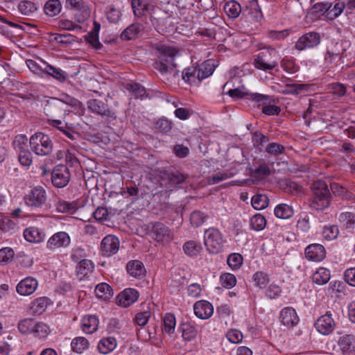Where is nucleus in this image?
Listing matches in <instances>:
<instances>
[{"instance_id": "nucleus-1", "label": "nucleus", "mask_w": 355, "mask_h": 355, "mask_svg": "<svg viewBox=\"0 0 355 355\" xmlns=\"http://www.w3.org/2000/svg\"><path fill=\"white\" fill-rule=\"evenodd\" d=\"M157 60L153 64L154 68L162 76L173 75L175 77L178 71L175 69L174 59L179 53L178 50L171 46L161 45L157 48Z\"/></svg>"}, {"instance_id": "nucleus-2", "label": "nucleus", "mask_w": 355, "mask_h": 355, "mask_svg": "<svg viewBox=\"0 0 355 355\" xmlns=\"http://www.w3.org/2000/svg\"><path fill=\"white\" fill-rule=\"evenodd\" d=\"M311 191L312 196L309 200V207L312 209L322 211L330 206L331 193L324 181H315L312 184Z\"/></svg>"}, {"instance_id": "nucleus-3", "label": "nucleus", "mask_w": 355, "mask_h": 355, "mask_svg": "<svg viewBox=\"0 0 355 355\" xmlns=\"http://www.w3.org/2000/svg\"><path fill=\"white\" fill-rule=\"evenodd\" d=\"M278 60V52L274 48L267 47L256 55L253 64L258 69L268 71L277 66Z\"/></svg>"}, {"instance_id": "nucleus-4", "label": "nucleus", "mask_w": 355, "mask_h": 355, "mask_svg": "<svg viewBox=\"0 0 355 355\" xmlns=\"http://www.w3.org/2000/svg\"><path fill=\"white\" fill-rule=\"evenodd\" d=\"M29 145L32 151L40 156L48 155L53 150V143L50 137L40 132L31 137Z\"/></svg>"}, {"instance_id": "nucleus-5", "label": "nucleus", "mask_w": 355, "mask_h": 355, "mask_svg": "<svg viewBox=\"0 0 355 355\" xmlns=\"http://www.w3.org/2000/svg\"><path fill=\"white\" fill-rule=\"evenodd\" d=\"M46 192L42 187L33 188L24 197L26 205L33 210L46 207Z\"/></svg>"}, {"instance_id": "nucleus-6", "label": "nucleus", "mask_w": 355, "mask_h": 355, "mask_svg": "<svg viewBox=\"0 0 355 355\" xmlns=\"http://www.w3.org/2000/svg\"><path fill=\"white\" fill-rule=\"evenodd\" d=\"M204 244L209 252L217 254L223 247V239L220 231L216 228H209L204 234Z\"/></svg>"}, {"instance_id": "nucleus-7", "label": "nucleus", "mask_w": 355, "mask_h": 355, "mask_svg": "<svg viewBox=\"0 0 355 355\" xmlns=\"http://www.w3.org/2000/svg\"><path fill=\"white\" fill-rule=\"evenodd\" d=\"M65 7L76 11L75 17L79 23L85 21L90 17V9L83 0H66Z\"/></svg>"}, {"instance_id": "nucleus-8", "label": "nucleus", "mask_w": 355, "mask_h": 355, "mask_svg": "<svg viewBox=\"0 0 355 355\" xmlns=\"http://www.w3.org/2000/svg\"><path fill=\"white\" fill-rule=\"evenodd\" d=\"M71 243L69 234L65 232H58L53 234L46 242V248L51 251L60 250L67 248Z\"/></svg>"}, {"instance_id": "nucleus-9", "label": "nucleus", "mask_w": 355, "mask_h": 355, "mask_svg": "<svg viewBox=\"0 0 355 355\" xmlns=\"http://www.w3.org/2000/svg\"><path fill=\"white\" fill-rule=\"evenodd\" d=\"M321 41L320 35L316 32H309L302 35L295 44V49L304 51L313 49L319 45Z\"/></svg>"}, {"instance_id": "nucleus-10", "label": "nucleus", "mask_w": 355, "mask_h": 355, "mask_svg": "<svg viewBox=\"0 0 355 355\" xmlns=\"http://www.w3.org/2000/svg\"><path fill=\"white\" fill-rule=\"evenodd\" d=\"M87 108L92 113L100 115L107 120H112L116 118L114 113L110 110L108 105L100 100H89Z\"/></svg>"}, {"instance_id": "nucleus-11", "label": "nucleus", "mask_w": 355, "mask_h": 355, "mask_svg": "<svg viewBox=\"0 0 355 355\" xmlns=\"http://www.w3.org/2000/svg\"><path fill=\"white\" fill-rule=\"evenodd\" d=\"M70 180V173L68 168L64 165L56 166L51 173L52 184L58 188L67 186Z\"/></svg>"}, {"instance_id": "nucleus-12", "label": "nucleus", "mask_w": 355, "mask_h": 355, "mask_svg": "<svg viewBox=\"0 0 355 355\" xmlns=\"http://www.w3.org/2000/svg\"><path fill=\"white\" fill-rule=\"evenodd\" d=\"M315 327L318 331L323 335L331 334L336 327V322L332 318L331 312L328 311L320 316L315 322Z\"/></svg>"}, {"instance_id": "nucleus-13", "label": "nucleus", "mask_w": 355, "mask_h": 355, "mask_svg": "<svg viewBox=\"0 0 355 355\" xmlns=\"http://www.w3.org/2000/svg\"><path fill=\"white\" fill-rule=\"evenodd\" d=\"M150 235L157 242L167 243L173 239V233L171 230L159 222L153 225Z\"/></svg>"}, {"instance_id": "nucleus-14", "label": "nucleus", "mask_w": 355, "mask_h": 355, "mask_svg": "<svg viewBox=\"0 0 355 355\" xmlns=\"http://www.w3.org/2000/svg\"><path fill=\"white\" fill-rule=\"evenodd\" d=\"M119 249V241L113 235H107L104 237L101 243L102 254L106 257L116 254Z\"/></svg>"}, {"instance_id": "nucleus-15", "label": "nucleus", "mask_w": 355, "mask_h": 355, "mask_svg": "<svg viewBox=\"0 0 355 355\" xmlns=\"http://www.w3.org/2000/svg\"><path fill=\"white\" fill-rule=\"evenodd\" d=\"M195 315L202 320L209 318L214 313V307L211 303L206 300H200L193 305Z\"/></svg>"}, {"instance_id": "nucleus-16", "label": "nucleus", "mask_w": 355, "mask_h": 355, "mask_svg": "<svg viewBox=\"0 0 355 355\" xmlns=\"http://www.w3.org/2000/svg\"><path fill=\"white\" fill-rule=\"evenodd\" d=\"M139 297V293L133 288H126L120 293L116 301L119 305L128 307L132 304Z\"/></svg>"}, {"instance_id": "nucleus-17", "label": "nucleus", "mask_w": 355, "mask_h": 355, "mask_svg": "<svg viewBox=\"0 0 355 355\" xmlns=\"http://www.w3.org/2000/svg\"><path fill=\"white\" fill-rule=\"evenodd\" d=\"M187 175L178 171L168 173L163 179V184L169 190L175 189L178 185L182 184L187 179Z\"/></svg>"}, {"instance_id": "nucleus-18", "label": "nucleus", "mask_w": 355, "mask_h": 355, "mask_svg": "<svg viewBox=\"0 0 355 355\" xmlns=\"http://www.w3.org/2000/svg\"><path fill=\"white\" fill-rule=\"evenodd\" d=\"M305 255L309 260L320 261L325 257V249L320 244H311L306 248Z\"/></svg>"}, {"instance_id": "nucleus-19", "label": "nucleus", "mask_w": 355, "mask_h": 355, "mask_svg": "<svg viewBox=\"0 0 355 355\" xmlns=\"http://www.w3.org/2000/svg\"><path fill=\"white\" fill-rule=\"evenodd\" d=\"M37 287V281L33 277L22 279L17 286V291L21 295H29L35 292Z\"/></svg>"}, {"instance_id": "nucleus-20", "label": "nucleus", "mask_w": 355, "mask_h": 355, "mask_svg": "<svg viewBox=\"0 0 355 355\" xmlns=\"http://www.w3.org/2000/svg\"><path fill=\"white\" fill-rule=\"evenodd\" d=\"M280 318L284 325L293 327L298 323L299 318L295 310L291 307L283 309L280 313Z\"/></svg>"}, {"instance_id": "nucleus-21", "label": "nucleus", "mask_w": 355, "mask_h": 355, "mask_svg": "<svg viewBox=\"0 0 355 355\" xmlns=\"http://www.w3.org/2000/svg\"><path fill=\"white\" fill-rule=\"evenodd\" d=\"M44 110L48 116L60 114L65 112L64 103L60 99L52 98L47 101Z\"/></svg>"}, {"instance_id": "nucleus-22", "label": "nucleus", "mask_w": 355, "mask_h": 355, "mask_svg": "<svg viewBox=\"0 0 355 355\" xmlns=\"http://www.w3.org/2000/svg\"><path fill=\"white\" fill-rule=\"evenodd\" d=\"M182 78L186 83L190 85H198L202 81L199 70H198L197 67L194 66L185 69L182 73Z\"/></svg>"}, {"instance_id": "nucleus-23", "label": "nucleus", "mask_w": 355, "mask_h": 355, "mask_svg": "<svg viewBox=\"0 0 355 355\" xmlns=\"http://www.w3.org/2000/svg\"><path fill=\"white\" fill-rule=\"evenodd\" d=\"M143 26L139 23H133L125 28L121 33L122 40H131L137 38L142 31Z\"/></svg>"}, {"instance_id": "nucleus-24", "label": "nucleus", "mask_w": 355, "mask_h": 355, "mask_svg": "<svg viewBox=\"0 0 355 355\" xmlns=\"http://www.w3.org/2000/svg\"><path fill=\"white\" fill-rule=\"evenodd\" d=\"M338 346L344 354L355 352V336L352 334L345 335L340 338Z\"/></svg>"}, {"instance_id": "nucleus-25", "label": "nucleus", "mask_w": 355, "mask_h": 355, "mask_svg": "<svg viewBox=\"0 0 355 355\" xmlns=\"http://www.w3.org/2000/svg\"><path fill=\"white\" fill-rule=\"evenodd\" d=\"M98 319L94 315H86L81 320L83 331L89 334H93L98 329Z\"/></svg>"}, {"instance_id": "nucleus-26", "label": "nucleus", "mask_w": 355, "mask_h": 355, "mask_svg": "<svg viewBox=\"0 0 355 355\" xmlns=\"http://www.w3.org/2000/svg\"><path fill=\"white\" fill-rule=\"evenodd\" d=\"M44 234L38 228L31 227L24 232V239L30 243H39L44 239Z\"/></svg>"}, {"instance_id": "nucleus-27", "label": "nucleus", "mask_w": 355, "mask_h": 355, "mask_svg": "<svg viewBox=\"0 0 355 355\" xmlns=\"http://www.w3.org/2000/svg\"><path fill=\"white\" fill-rule=\"evenodd\" d=\"M126 270L131 276L135 277H141L145 273L144 264L138 260L129 261L127 263Z\"/></svg>"}, {"instance_id": "nucleus-28", "label": "nucleus", "mask_w": 355, "mask_h": 355, "mask_svg": "<svg viewBox=\"0 0 355 355\" xmlns=\"http://www.w3.org/2000/svg\"><path fill=\"white\" fill-rule=\"evenodd\" d=\"M116 347V341L113 337L104 338L101 340L98 345V349L100 353L107 354L112 352Z\"/></svg>"}, {"instance_id": "nucleus-29", "label": "nucleus", "mask_w": 355, "mask_h": 355, "mask_svg": "<svg viewBox=\"0 0 355 355\" xmlns=\"http://www.w3.org/2000/svg\"><path fill=\"white\" fill-rule=\"evenodd\" d=\"M180 329L182 331V336L185 341L192 340L198 334L196 328L190 322L182 324Z\"/></svg>"}, {"instance_id": "nucleus-30", "label": "nucleus", "mask_w": 355, "mask_h": 355, "mask_svg": "<svg viewBox=\"0 0 355 355\" xmlns=\"http://www.w3.org/2000/svg\"><path fill=\"white\" fill-rule=\"evenodd\" d=\"M223 9L227 16L231 18H236L241 12V5L233 0L226 2Z\"/></svg>"}, {"instance_id": "nucleus-31", "label": "nucleus", "mask_w": 355, "mask_h": 355, "mask_svg": "<svg viewBox=\"0 0 355 355\" xmlns=\"http://www.w3.org/2000/svg\"><path fill=\"white\" fill-rule=\"evenodd\" d=\"M131 6L134 15L137 17L145 15L149 8V4L143 0H132Z\"/></svg>"}, {"instance_id": "nucleus-32", "label": "nucleus", "mask_w": 355, "mask_h": 355, "mask_svg": "<svg viewBox=\"0 0 355 355\" xmlns=\"http://www.w3.org/2000/svg\"><path fill=\"white\" fill-rule=\"evenodd\" d=\"M245 7L246 10L248 11V15H250L252 18L257 20L262 19L263 14L257 0L248 1Z\"/></svg>"}, {"instance_id": "nucleus-33", "label": "nucleus", "mask_w": 355, "mask_h": 355, "mask_svg": "<svg viewBox=\"0 0 355 355\" xmlns=\"http://www.w3.org/2000/svg\"><path fill=\"white\" fill-rule=\"evenodd\" d=\"M274 213L279 218L288 219L293 215V209L286 204H279L275 208Z\"/></svg>"}, {"instance_id": "nucleus-34", "label": "nucleus", "mask_w": 355, "mask_h": 355, "mask_svg": "<svg viewBox=\"0 0 355 355\" xmlns=\"http://www.w3.org/2000/svg\"><path fill=\"white\" fill-rule=\"evenodd\" d=\"M37 325V321L33 318H25L18 323V329L22 334H32Z\"/></svg>"}, {"instance_id": "nucleus-35", "label": "nucleus", "mask_w": 355, "mask_h": 355, "mask_svg": "<svg viewBox=\"0 0 355 355\" xmlns=\"http://www.w3.org/2000/svg\"><path fill=\"white\" fill-rule=\"evenodd\" d=\"M61 10L62 5L59 0H49L44 6L45 13L50 17L58 15Z\"/></svg>"}, {"instance_id": "nucleus-36", "label": "nucleus", "mask_w": 355, "mask_h": 355, "mask_svg": "<svg viewBox=\"0 0 355 355\" xmlns=\"http://www.w3.org/2000/svg\"><path fill=\"white\" fill-rule=\"evenodd\" d=\"M312 279L318 285L325 284L330 279V272L326 268H320L313 274Z\"/></svg>"}, {"instance_id": "nucleus-37", "label": "nucleus", "mask_w": 355, "mask_h": 355, "mask_svg": "<svg viewBox=\"0 0 355 355\" xmlns=\"http://www.w3.org/2000/svg\"><path fill=\"white\" fill-rule=\"evenodd\" d=\"M93 269L94 264L92 261L89 259H82L76 266V272L78 275L80 276V279H82L83 277L92 272Z\"/></svg>"}, {"instance_id": "nucleus-38", "label": "nucleus", "mask_w": 355, "mask_h": 355, "mask_svg": "<svg viewBox=\"0 0 355 355\" xmlns=\"http://www.w3.org/2000/svg\"><path fill=\"white\" fill-rule=\"evenodd\" d=\"M236 173V169L232 168L230 170L219 171L214 174L209 179L210 184H217L223 180H227L235 175Z\"/></svg>"}, {"instance_id": "nucleus-39", "label": "nucleus", "mask_w": 355, "mask_h": 355, "mask_svg": "<svg viewBox=\"0 0 355 355\" xmlns=\"http://www.w3.org/2000/svg\"><path fill=\"white\" fill-rule=\"evenodd\" d=\"M71 346L73 352L81 354L83 351L89 348V343L87 339L84 337L79 336L72 340Z\"/></svg>"}, {"instance_id": "nucleus-40", "label": "nucleus", "mask_w": 355, "mask_h": 355, "mask_svg": "<svg viewBox=\"0 0 355 355\" xmlns=\"http://www.w3.org/2000/svg\"><path fill=\"white\" fill-rule=\"evenodd\" d=\"M199 70L200 77L201 80L210 76L215 69V66L212 60H207L202 62L200 65L197 67Z\"/></svg>"}, {"instance_id": "nucleus-41", "label": "nucleus", "mask_w": 355, "mask_h": 355, "mask_svg": "<svg viewBox=\"0 0 355 355\" xmlns=\"http://www.w3.org/2000/svg\"><path fill=\"white\" fill-rule=\"evenodd\" d=\"M44 72L51 76L56 80L63 82L66 80V73L60 69L55 68L49 64H44Z\"/></svg>"}, {"instance_id": "nucleus-42", "label": "nucleus", "mask_w": 355, "mask_h": 355, "mask_svg": "<svg viewBox=\"0 0 355 355\" xmlns=\"http://www.w3.org/2000/svg\"><path fill=\"white\" fill-rule=\"evenodd\" d=\"M95 293L97 297L107 300L112 296V289L109 284L101 283L96 286Z\"/></svg>"}, {"instance_id": "nucleus-43", "label": "nucleus", "mask_w": 355, "mask_h": 355, "mask_svg": "<svg viewBox=\"0 0 355 355\" xmlns=\"http://www.w3.org/2000/svg\"><path fill=\"white\" fill-rule=\"evenodd\" d=\"M252 206L257 210L266 208L269 203V199L265 194H256L252 198Z\"/></svg>"}, {"instance_id": "nucleus-44", "label": "nucleus", "mask_w": 355, "mask_h": 355, "mask_svg": "<svg viewBox=\"0 0 355 355\" xmlns=\"http://www.w3.org/2000/svg\"><path fill=\"white\" fill-rule=\"evenodd\" d=\"M183 250L184 252L191 257L197 255L202 250V245L196 241H189L184 244Z\"/></svg>"}, {"instance_id": "nucleus-45", "label": "nucleus", "mask_w": 355, "mask_h": 355, "mask_svg": "<svg viewBox=\"0 0 355 355\" xmlns=\"http://www.w3.org/2000/svg\"><path fill=\"white\" fill-rule=\"evenodd\" d=\"M18 10L22 15L29 16L37 10V7L33 2L25 0L19 2Z\"/></svg>"}, {"instance_id": "nucleus-46", "label": "nucleus", "mask_w": 355, "mask_h": 355, "mask_svg": "<svg viewBox=\"0 0 355 355\" xmlns=\"http://www.w3.org/2000/svg\"><path fill=\"white\" fill-rule=\"evenodd\" d=\"M164 328L163 331L168 334H171L175 331L176 325L175 318L172 313H166L164 318Z\"/></svg>"}, {"instance_id": "nucleus-47", "label": "nucleus", "mask_w": 355, "mask_h": 355, "mask_svg": "<svg viewBox=\"0 0 355 355\" xmlns=\"http://www.w3.org/2000/svg\"><path fill=\"white\" fill-rule=\"evenodd\" d=\"M126 88L128 90L131 92L137 98H139L142 99L146 96V91L145 87L139 83H130L127 85Z\"/></svg>"}, {"instance_id": "nucleus-48", "label": "nucleus", "mask_w": 355, "mask_h": 355, "mask_svg": "<svg viewBox=\"0 0 355 355\" xmlns=\"http://www.w3.org/2000/svg\"><path fill=\"white\" fill-rule=\"evenodd\" d=\"M338 220L346 228H352L355 223V214L349 211L342 212L338 216Z\"/></svg>"}, {"instance_id": "nucleus-49", "label": "nucleus", "mask_w": 355, "mask_h": 355, "mask_svg": "<svg viewBox=\"0 0 355 355\" xmlns=\"http://www.w3.org/2000/svg\"><path fill=\"white\" fill-rule=\"evenodd\" d=\"M207 219L205 214L200 211H193L190 216V222L193 227H198L202 225Z\"/></svg>"}, {"instance_id": "nucleus-50", "label": "nucleus", "mask_w": 355, "mask_h": 355, "mask_svg": "<svg viewBox=\"0 0 355 355\" xmlns=\"http://www.w3.org/2000/svg\"><path fill=\"white\" fill-rule=\"evenodd\" d=\"M266 225V220L261 214H255L250 219V225L254 230H263Z\"/></svg>"}, {"instance_id": "nucleus-51", "label": "nucleus", "mask_w": 355, "mask_h": 355, "mask_svg": "<svg viewBox=\"0 0 355 355\" xmlns=\"http://www.w3.org/2000/svg\"><path fill=\"white\" fill-rule=\"evenodd\" d=\"M227 263L232 269H239L243 263V257L239 253H232L227 257Z\"/></svg>"}, {"instance_id": "nucleus-52", "label": "nucleus", "mask_w": 355, "mask_h": 355, "mask_svg": "<svg viewBox=\"0 0 355 355\" xmlns=\"http://www.w3.org/2000/svg\"><path fill=\"white\" fill-rule=\"evenodd\" d=\"M221 285L226 288H231L236 284V277L231 273H223L220 277Z\"/></svg>"}, {"instance_id": "nucleus-53", "label": "nucleus", "mask_w": 355, "mask_h": 355, "mask_svg": "<svg viewBox=\"0 0 355 355\" xmlns=\"http://www.w3.org/2000/svg\"><path fill=\"white\" fill-rule=\"evenodd\" d=\"M48 304V300L46 297L35 299L31 306V309L35 313H41L45 310Z\"/></svg>"}, {"instance_id": "nucleus-54", "label": "nucleus", "mask_w": 355, "mask_h": 355, "mask_svg": "<svg viewBox=\"0 0 355 355\" xmlns=\"http://www.w3.org/2000/svg\"><path fill=\"white\" fill-rule=\"evenodd\" d=\"M266 152L272 156H277L284 153L285 147L279 144L272 142L268 144L266 147Z\"/></svg>"}, {"instance_id": "nucleus-55", "label": "nucleus", "mask_w": 355, "mask_h": 355, "mask_svg": "<svg viewBox=\"0 0 355 355\" xmlns=\"http://www.w3.org/2000/svg\"><path fill=\"white\" fill-rule=\"evenodd\" d=\"M339 234L338 227L336 225L326 226L323 228V237L327 241H331L337 238Z\"/></svg>"}, {"instance_id": "nucleus-56", "label": "nucleus", "mask_w": 355, "mask_h": 355, "mask_svg": "<svg viewBox=\"0 0 355 355\" xmlns=\"http://www.w3.org/2000/svg\"><path fill=\"white\" fill-rule=\"evenodd\" d=\"M28 140L25 135H18L15 137L12 146L17 152L26 150Z\"/></svg>"}, {"instance_id": "nucleus-57", "label": "nucleus", "mask_w": 355, "mask_h": 355, "mask_svg": "<svg viewBox=\"0 0 355 355\" xmlns=\"http://www.w3.org/2000/svg\"><path fill=\"white\" fill-rule=\"evenodd\" d=\"M253 279L255 285L260 288L265 287L269 282L268 275L262 271L256 272L253 275Z\"/></svg>"}, {"instance_id": "nucleus-58", "label": "nucleus", "mask_w": 355, "mask_h": 355, "mask_svg": "<svg viewBox=\"0 0 355 355\" xmlns=\"http://www.w3.org/2000/svg\"><path fill=\"white\" fill-rule=\"evenodd\" d=\"M252 172L254 176L263 178L270 175L271 171L268 165L265 162H262L257 168L252 170Z\"/></svg>"}, {"instance_id": "nucleus-59", "label": "nucleus", "mask_w": 355, "mask_h": 355, "mask_svg": "<svg viewBox=\"0 0 355 355\" xmlns=\"http://www.w3.org/2000/svg\"><path fill=\"white\" fill-rule=\"evenodd\" d=\"M250 98L252 101L257 103L258 106L261 105L262 107L271 102L270 96L258 93L250 94Z\"/></svg>"}, {"instance_id": "nucleus-60", "label": "nucleus", "mask_w": 355, "mask_h": 355, "mask_svg": "<svg viewBox=\"0 0 355 355\" xmlns=\"http://www.w3.org/2000/svg\"><path fill=\"white\" fill-rule=\"evenodd\" d=\"M327 87L331 92L339 97L343 96L346 94V87L342 83H333L328 85Z\"/></svg>"}, {"instance_id": "nucleus-61", "label": "nucleus", "mask_w": 355, "mask_h": 355, "mask_svg": "<svg viewBox=\"0 0 355 355\" xmlns=\"http://www.w3.org/2000/svg\"><path fill=\"white\" fill-rule=\"evenodd\" d=\"M19 153V161L21 165L29 166L32 164L33 156L31 153L28 150H20Z\"/></svg>"}, {"instance_id": "nucleus-62", "label": "nucleus", "mask_w": 355, "mask_h": 355, "mask_svg": "<svg viewBox=\"0 0 355 355\" xmlns=\"http://www.w3.org/2000/svg\"><path fill=\"white\" fill-rule=\"evenodd\" d=\"M15 252L10 248H3L0 250V264L9 262L14 257Z\"/></svg>"}, {"instance_id": "nucleus-63", "label": "nucleus", "mask_w": 355, "mask_h": 355, "mask_svg": "<svg viewBox=\"0 0 355 355\" xmlns=\"http://www.w3.org/2000/svg\"><path fill=\"white\" fill-rule=\"evenodd\" d=\"M269 141L268 137L263 135L260 132H255L252 137V142L254 146L257 148L261 149L263 146V144L267 143Z\"/></svg>"}, {"instance_id": "nucleus-64", "label": "nucleus", "mask_w": 355, "mask_h": 355, "mask_svg": "<svg viewBox=\"0 0 355 355\" xmlns=\"http://www.w3.org/2000/svg\"><path fill=\"white\" fill-rule=\"evenodd\" d=\"M49 329L43 322H37V325L34 328L33 333L35 336L44 338L49 334Z\"/></svg>"}]
</instances>
